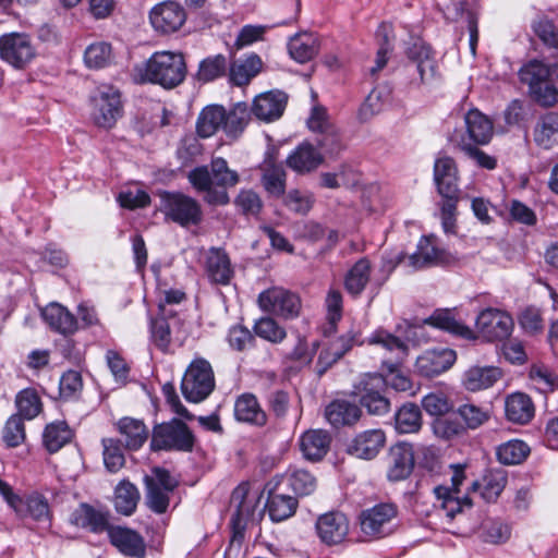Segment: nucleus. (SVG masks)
<instances>
[{"label":"nucleus","mask_w":558,"mask_h":558,"mask_svg":"<svg viewBox=\"0 0 558 558\" xmlns=\"http://www.w3.org/2000/svg\"><path fill=\"white\" fill-rule=\"evenodd\" d=\"M316 531L325 544H339L349 532V521L342 512H327L317 519Z\"/></svg>","instance_id":"nucleus-21"},{"label":"nucleus","mask_w":558,"mask_h":558,"mask_svg":"<svg viewBox=\"0 0 558 558\" xmlns=\"http://www.w3.org/2000/svg\"><path fill=\"white\" fill-rule=\"evenodd\" d=\"M83 389L82 375L77 371L70 369L65 372L59 383L61 398L65 400L76 399Z\"/></svg>","instance_id":"nucleus-59"},{"label":"nucleus","mask_w":558,"mask_h":558,"mask_svg":"<svg viewBox=\"0 0 558 558\" xmlns=\"http://www.w3.org/2000/svg\"><path fill=\"white\" fill-rule=\"evenodd\" d=\"M534 404L531 398L523 392H514L505 401L507 418L517 424H526L534 416Z\"/></svg>","instance_id":"nucleus-31"},{"label":"nucleus","mask_w":558,"mask_h":558,"mask_svg":"<svg viewBox=\"0 0 558 558\" xmlns=\"http://www.w3.org/2000/svg\"><path fill=\"white\" fill-rule=\"evenodd\" d=\"M456 148L461 151L466 158L472 160L478 168L485 170H495L498 166V159L488 155L484 150H482L477 144H472L466 141V137L461 136L460 140L454 142Z\"/></svg>","instance_id":"nucleus-46"},{"label":"nucleus","mask_w":558,"mask_h":558,"mask_svg":"<svg viewBox=\"0 0 558 558\" xmlns=\"http://www.w3.org/2000/svg\"><path fill=\"white\" fill-rule=\"evenodd\" d=\"M371 343L379 344L387 351L395 354V362L387 363L385 365L389 372L388 378H386L387 386L389 385L396 391L407 392L413 390V383L410 377L398 372V366L408 355V344L400 338L389 333L385 330H377L369 339Z\"/></svg>","instance_id":"nucleus-5"},{"label":"nucleus","mask_w":558,"mask_h":558,"mask_svg":"<svg viewBox=\"0 0 558 558\" xmlns=\"http://www.w3.org/2000/svg\"><path fill=\"white\" fill-rule=\"evenodd\" d=\"M457 355L449 348H433L425 350L415 361V372L425 378H433L447 372L456 362Z\"/></svg>","instance_id":"nucleus-17"},{"label":"nucleus","mask_w":558,"mask_h":558,"mask_svg":"<svg viewBox=\"0 0 558 558\" xmlns=\"http://www.w3.org/2000/svg\"><path fill=\"white\" fill-rule=\"evenodd\" d=\"M386 378L379 374H367L354 386V395L361 407L371 415H385L390 411Z\"/></svg>","instance_id":"nucleus-7"},{"label":"nucleus","mask_w":558,"mask_h":558,"mask_svg":"<svg viewBox=\"0 0 558 558\" xmlns=\"http://www.w3.org/2000/svg\"><path fill=\"white\" fill-rule=\"evenodd\" d=\"M107 533L110 543L125 557H146V544L138 532L129 527L111 525Z\"/></svg>","instance_id":"nucleus-18"},{"label":"nucleus","mask_w":558,"mask_h":558,"mask_svg":"<svg viewBox=\"0 0 558 558\" xmlns=\"http://www.w3.org/2000/svg\"><path fill=\"white\" fill-rule=\"evenodd\" d=\"M397 514L398 509L393 504H378L361 513V530L373 538L385 537L395 531Z\"/></svg>","instance_id":"nucleus-11"},{"label":"nucleus","mask_w":558,"mask_h":558,"mask_svg":"<svg viewBox=\"0 0 558 558\" xmlns=\"http://www.w3.org/2000/svg\"><path fill=\"white\" fill-rule=\"evenodd\" d=\"M390 33L391 27L387 24H380L376 31V38L379 45V48L376 53L375 66L371 69V74L375 75L380 70H383L389 59V54L392 51V46L390 43Z\"/></svg>","instance_id":"nucleus-52"},{"label":"nucleus","mask_w":558,"mask_h":558,"mask_svg":"<svg viewBox=\"0 0 558 558\" xmlns=\"http://www.w3.org/2000/svg\"><path fill=\"white\" fill-rule=\"evenodd\" d=\"M73 433L64 421H56L48 424L43 434V441L46 449L53 453L69 444Z\"/></svg>","instance_id":"nucleus-44"},{"label":"nucleus","mask_w":558,"mask_h":558,"mask_svg":"<svg viewBox=\"0 0 558 558\" xmlns=\"http://www.w3.org/2000/svg\"><path fill=\"white\" fill-rule=\"evenodd\" d=\"M425 323L463 338L472 337V330L456 320L448 310L436 311L432 316L425 319Z\"/></svg>","instance_id":"nucleus-50"},{"label":"nucleus","mask_w":558,"mask_h":558,"mask_svg":"<svg viewBox=\"0 0 558 558\" xmlns=\"http://www.w3.org/2000/svg\"><path fill=\"white\" fill-rule=\"evenodd\" d=\"M104 463L106 469L111 472H118L125 462L124 453L120 440L113 438L102 439Z\"/></svg>","instance_id":"nucleus-57"},{"label":"nucleus","mask_w":558,"mask_h":558,"mask_svg":"<svg viewBox=\"0 0 558 558\" xmlns=\"http://www.w3.org/2000/svg\"><path fill=\"white\" fill-rule=\"evenodd\" d=\"M361 409L344 400H336L329 403L325 410V417L335 427L351 425L360 420Z\"/></svg>","instance_id":"nucleus-34"},{"label":"nucleus","mask_w":558,"mask_h":558,"mask_svg":"<svg viewBox=\"0 0 558 558\" xmlns=\"http://www.w3.org/2000/svg\"><path fill=\"white\" fill-rule=\"evenodd\" d=\"M205 271L210 282L221 286L229 284L234 275L228 254L217 247L208 251Z\"/></svg>","instance_id":"nucleus-25"},{"label":"nucleus","mask_w":558,"mask_h":558,"mask_svg":"<svg viewBox=\"0 0 558 558\" xmlns=\"http://www.w3.org/2000/svg\"><path fill=\"white\" fill-rule=\"evenodd\" d=\"M288 49L292 59L305 63L318 53V39L312 33H300L290 38Z\"/></svg>","instance_id":"nucleus-36"},{"label":"nucleus","mask_w":558,"mask_h":558,"mask_svg":"<svg viewBox=\"0 0 558 558\" xmlns=\"http://www.w3.org/2000/svg\"><path fill=\"white\" fill-rule=\"evenodd\" d=\"M266 508L274 522H281L292 517L298 508L296 498L270 492L267 498Z\"/></svg>","instance_id":"nucleus-43"},{"label":"nucleus","mask_w":558,"mask_h":558,"mask_svg":"<svg viewBox=\"0 0 558 558\" xmlns=\"http://www.w3.org/2000/svg\"><path fill=\"white\" fill-rule=\"evenodd\" d=\"M110 59L111 46L105 41L90 44L84 52V61L89 69L105 68Z\"/></svg>","instance_id":"nucleus-54"},{"label":"nucleus","mask_w":558,"mask_h":558,"mask_svg":"<svg viewBox=\"0 0 558 558\" xmlns=\"http://www.w3.org/2000/svg\"><path fill=\"white\" fill-rule=\"evenodd\" d=\"M532 28L547 48L558 51V29L551 20L541 16L533 22Z\"/></svg>","instance_id":"nucleus-56"},{"label":"nucleus","mask_w":558,"mask_h":558,"mask_svg":"<svg viewBox=\"0 0 558 558\" xmlns=\"http://www.w3.org/2000/svg\"><path fill=\"white\" fill-rule=\"evenodd\" d=\"M288 96L280 90H270L255 97L252 112L260 120L274 121L280 118L286 109Z\"/></svg>","instance_id":"nucleus-23"},{"label":"nucleus","mask_w":558,"mask_h":558,"mask_svg":"<svg viewBox=\"0 0 558 558\" xmlns=\"http://www.w3.org/2000/svg\"><path fill=\"white\" fill-rule=\"evenodd\" d=\"M215 389V375L210 363L203 359H194L186 368L181 383L184 398L194 403L202 402Z\"/></svg>","instance_id":"nucleus-6"},{"label":"nucleus","mask_w":558,"mask_h":558,"mask_svg":"<svg viewBox=\"0 0 558 558\" xmlns=\"http://www.w3.org/2000/svg\"><path fill=\"white\" fill-rule=\"evenodd\" d=\"M226 118V109L219 105H210L205 107L196 122V132L201 137H210L220 129L223 130V121Z\"/></svg>","instance_id":"nucleus-37"},{"label":"nucleus","mask_w":558,"mask_h":558,"mask_svg":"<svg viewBox=\"0 0 558 558\" xmlns=\"http://www.w3.org/2000/svg\"><path fill=\"white\" fill-rule=\"evenodd\" d=\"M2 438L9 447H16L24 441L25 426L24 418L21 415L13 414L8 418L3 427Z\"/></svg>","instance_id":"nucleus-60"},{"label":"nucleus","mask_w":558,"mask_h":558,"mask_svg":"<svg viewBox=\"0 0 558 558\" xmlns=\"http://www.w3.org/2000/svg\"><path fill=\"white\" fill-rule=\"evenodd\" d=\"M254 332L259 338L271 343H280L287 337L286 329L271 317H262L256 320Z\"/></svg>","instance_id":"nucleus-53"},{"label":"nucleus","mask_w":558,"mask_h":558,"mask_svg":"<svg viewBox=\"0 0 558 558\" xmlns=\"http://www.w3.org/2000/svg\"><path fill=\"white\" fill-rule=\"evenodd\" d=\"M193 442L194 437L187 425L173 418L154 428L150 446L154 450L190 451L193 448Z\"/></svg>","instance_id":"nucleus-9"},{"label":"nucleus","mask_w":558,"mask_h":558,"mask_svg":"<svg viewBox=\"0 0 558 558\" xmlns=\"http://www.w3.org/2000/svg\"><path fill=\"white\" fill-rule=\"evenodd\" d=\"M457 413L463 420L465 429H475L489 418L487 410L471 403L459 407Z\"/></svg>","instance_id":"nucleus-61"},{"label":"nucleus","mask_w":558,"mask_h":558,"mask_svg":"<svg viewBox=\"0 0 558 558\" xmlns=\"http://www.w3.org/2000/svg\"><path fill=\"white\" fill-rule=\"evenodd\" d=\"M144 483L147 507L155 513H165L170 504V494H172L178 486V482L171 476L168 470L155 468L151 476L146 475L144 477Z\"/></svg>","instance_id":"nucleus-8"},{"label":"nucleus","mask_w":558,"mask_h":558,"mask_svg":"<svg viewBox=\"0 0 558 558\" xmlns=\"http://www.w3.org/2000/svg\"><path fill=\"white\" fill-rule=\"evenodd\" d=\"M422 427V413L414 403L403 404L395 414V428L399 434L417 433Z\"/></svg>","instance_id":"nucleus-45"},{"label":"nucleus","mask_w":558,"mask_h":558,"mask_svg":"<svg viewBox=\"0 0 558 558\" xmlns=\"http://www.w3.org/2000/svg\"><path fill=\"white\" fill-rule=\"evenodd\" d=\"M93 119L105 129L112 128L122 113L120 92L110 85H102L93 97Z\"/></svg>","instance_id":"nucleus-13"},{"label":"nucleus","mask_w":558,"mask_h":558,"mask_svg":"<svg viewBox=\"0 0 558 558\" xmlns=\"http://www.w3.org/2000/svg\"><path fill=\"white\" fill-rule=\"evenodd\" d=\"M371 262L366 257L360 258L347 272L344 288L353 296H359L371 277Z\"/></svg>","instance_id":"nucleus-41"},{"label":"nucleus","mask_w":558,"mask_h":558,"mask_svg":"<svg viewBox=\"0 0 558 558\" xmlns=\"http://www.w3.org/2000/svg\"><path fill=\"white\" fill-rule=\"evenodd\" d=\"M434 182L438 193L460 192L459 170L456 160L447 155H439L434 162Z\"/></svg>","instance_id":"nucleus-24"},{"label":"nucleus","mask_w":558,"mask_h":558,"mask_svg":"<svg viewBox=\"0 0 558 558\" xmlns=\"http://www.w3.org/2000/svg\"><path fill=\"white\" fill-rule=\"evenodd\" d=\"M530 453V447L522 440L512 439L501 444L496 449V456L500 463L514 465L522 463Z\"/></svg>","instance_id":"nucleus-49"},{"label":"nucleus","mask_w":558,"mask_h":558,"mask_svg":"<svg viewBox=\"0 0 558 558\" xmlns=\"http://www.w3.org/2000/svg\"><path fill=\"white\" fill-rule=\"evenodd\" d=\"M236 208L245 216L259 214L263 202L257 193L252 190H242L234 199Z\"/></svg>","instance_id":"nucleus-63"},{"label":"nucleus","mask_w":558,"mask_h":558,"mask_svg":"<svg viewBox=\"0 0 558 558\" xmlns=\"http://www.w3.org/2000/svg\"><path fill=\"white\" fill-rule=\"evenodd\" d=\"M519 77L539 106L553 107L558 102V64L532 60L520 69Z\"/></svg>","instance_id":"nucleus-3"},{"label":"nucleus","mask_w":558,"mask_h":558,"mask_svg":"<svg viewBox=\"0 0 558 558\" xmlns=\"http://www.w3.org/2000/svg\"><path fill=\"white\" fill-rule=\"evenodd\" d=\"M262 64L260 58L255 53L234 60L230 66V81L236 86L248 84L259 73Z\"/></svg>","instance_id":"nucleus-39"},{"label":"nucleus","mask_w":558,"mask_h":558,"mask_svg":"<svg viewBox=\"0 0 558 558\" xmlns=\"http://www.w3.org/2000/svg\"><path fill=\"white\" fill-rule=\"evenodd\" d=\"M287 483L299 496H307L316 488V478L306 470H294L288 475Z\"/></svg>","instance_id":"nucleus-58"},{"label":"nucleus","mask_w":558,"mask_h":558,"mask_svg":"<svg viewBox=\"0 0 558 558\" xmlns=\"http://www.w3.org/2000/svg\"><path fill=\"white\" fill-rule=\"evenodd\" d=\"M262 170V184L266 192L274 197H281L286 191V170L272 159L265 160Z\"/></svg>","instance_id":"nucleus-35"},{"label":"nucleus","mask_w":558,"mask_h":558,"mask_svg":"<svg viewBox=\"0 0 558 558\" xmlns=\"http://www.w3.org/2000/svg\"><path fill=\"white\" fill-rule=\"evenodd\" d=\"M534 142L549 149L558 140V112L550 111L541 117L533 131Z\"/></svg>","instance_id":"nucleus-40"},{"label":"nucleus","mask_w":558,"mask_h":558,"mask_svg":"<svg viewBox=\"0 0 558 558\" xmlns=\"http://www.w3.org/2000/svg\"><path fill=\"white\" fill-rule=\"evenodd\" d=\"M331 437L324 429H308L299 439L303 457L312 462L320 461L329 451Z\"/></svg>","instance_id":"nucleus-26"},{"label":"nucleus","mask_w":558,"mask_h":558,"mask_svg":"<svg viewBox=\"0 0 558 558\" xmlns=\"http://www.w3.org/2000/svg\"><path fill=\"white\" fill-rule=\"evenodd\" d=\"M140 500V493L135 485L129 481H122L114 490L116 510L124 515H131Z\"/></svg>","instance_id":"nucleus-47"},{"label":"nucleus","mask_w":558,"mask_h":558,"mask_svg":"<svg viewBox=\"0 0 558 558\" xmlns=\"http://www.w3.org/2000/svg\"><path fill=\"white\" fill-rule=\"evenodd\" d=\"M468 142L487 145L494 135L493 121L478 109H471L464 114Z\"/></svg>","instance_id":"nucleus-27"},{"label":"nucleus","mask_w":558,"mask_h":558,"mask_svg":"<svg viewBox=\"0 0 558 558\" xmlns=\"http://www.w3.org/2000/svg\"><path fill=\"white\" fill-rule=\"evenodd\" d=\"M386 436L383 429H367L357 434L350 445L348 452L359 459L372 460L384 448Z\"/></svg>","instance_id":"nucleus-22"},{"label":"nucleus","mask_w":558,"mask_h":558,"mask_svg":"<svg viewBox=\"0 0 558 558\" xmlns=\"http://www.w3.org/2000/svg\"><path fill=\"white\" fill-rule=\"evenodd\" d=\"M180 319L168 312L163 303L159 304V315L150 322L151 341L162 352H169L172 333L180 326Z\"/></svg>","instance_id":"nucleus-20"},{"label":"nucleus","mask_w":558,"mask_h":558,"mask_svg":"<svg viewBox=\"0 0 558 558\" xmlns=\"http://www.w3.org/2000/svg\"><path fill=\"white\" fill-rule=\"evenodd\" d=\"M501 377L497 367H471L464 374L463 385L470 391H478L492 387Z\"/></svg>","instance_id":"nucleus-42"},{"label":"nucleus","mask_w":558,"mask_h":558,"mask_svg":"<svg viewBox=\"0 0 558 558\" xmlns=\"http://www.w3.org/2000/svg\"><path fill=\"white\" fill-rule=\"evenodd\" d=\"M149 21L157 33L169 35L178 32L184 25L186 12L175 1H163L150 10Z\"/></svg>","instance_id":"nucleus-15"},{"label":"nucleus","mask_w":558,"mask_h":558,"mask_svg":"<svg viewBox=\"0 0 558 558\" xmlns=\"http://www.w3.org/2000/svg\"><path fill=\"white\" fill-rule=\"evenodd\" d=\"M258 304L264 312L283 319H293L299 316L301 311L300 298L279 287L263 291L258 295Z\"/></svg>","instance_id":"nucleus-12"},{"label":"nucleus","mask_w":558,"mask_h":558,"mask_svg":"<svg viewBox=\"0 0 558 558\" xmlns=\"http://www.w3.org/2000/svg\"><path fill=\"white\" fill-rule=\"evenodd\" d=\"M17 408L16 415H21L24 420L35 418L43 410L41 400L37 391L33 388H26L20 391L15 398Z\"/></svg>","instance_id":"nucleus-51"},{"label":"nucleus","mask_w":558,"mask_h":558,"mask_svg":"<svg viewBox=\"0 0 558 558\" xmlns=\"http://www.w3.org/2000/svg\"><path fill=\"white\" fill-rule=\"evenodd\" d=\"M414 468L413 447L407 442L392 446L388 454L387 478L390 482H399L408 478Z\"/></svg>","instance_id":"nucleus-19"},{"label":"nucleus","mask_w":558,"mask_h":558,"mask_svg":"<svg viewBox=\"0 0 558 558\" xmlns=\"http://www.w3.org/2000/svg\"><path fill=\"white\" fill-rule=\"evenodd\" d=\"M71 521L80 527L89 529L92 532H108L111 525L106 513L88 504H81L72 513Z\"/></svg>","instance_id":"nucleus-30"},{"label":"nucleus","mask_w":558,"mask_h":558,"mask_svg":"<svg viewBox=\"0 0 558 558\" xmlns=\"http://www.w3.org/2000/svg\"><path fill=\"white\" fill-rule=\"evenodd\" d=\"M159 210L165 219L181 227L196 226L203 219L201 204L182 192L162 191L159 193Z\"/></svg>","instance_id":"nucleus-4"},{"label":"nucleus","mask_w":558,"mask_h":558,"mask_svg":"<svg viewBox=\"0 0 558 558\" xmlns=\"http://www.w3.org/2000/svg\"><path fill=\"white\" fill-rule=\"evenodd\" d=\"M432 427L435 436L442 440H453L465 434L458 413L436 417Z\"/></svg>","instance_id":"nucleus-48"},{"label":"nucleus","mask_w":558,"mask_h":558,"mask_svg":"<svg viewBox=\"0 0 558 558\" xmlns=\"http://www.w3.org/2000/svg\"><path fill=\"white\" fill-rule=\"evenodd\" d=\"M318 342H314L312 348L308 347L305 337L300 333L292 350L284 352V359L302 364H310L317 351Z\"/></svg>","instance_id":"nucleus-62"},{"label":"nucleus","mask_w":558,"mask_h":558,"mask_svg":"<svg viewBox=\"0 0 558 558\" xmlns=\"http://www.w3.org/2000/svg\"><path fill=\"white\" fill-rule=\"evenodd\" d=\"M227 59L222 54L204 59L198 66L197 77L203 82H211L226 73Z\"/></svg>","instance_id":"nucleus-55"},{"label":"nucleus","mask_w":558,"mask_h":558,"mask_svg":"<svg viewBox=\"0 0 558 558\" xmlns=\"http://www.w3.org/2000/svg\"><path fill=\"white\" fill-rule=\"evenodd\" d=\"M118 430L124 437V446L129 450L140 449L148 437L145 424L132 417H123L118 423Z\"/></svg>","instance_id":"nucleus-38"},{"label":"nucleus","mask_w":558,"mask_h":558,"mask_svg":"<svg viewBox=\"0 0 558 558\" xmlns=\"http://www.w3.org/2000/svg\"><path fill=\"white\" fill-rule=\"evenodd\" d=\"M507 484V474L501 469H493L485 473L482 482H473L471 490L476 493L480 490L481 497L487 502L495 501Z\"/></svg>","instance_id":"nucleus-32"},{"label":"nucleus","mask_w":558,"mask_h":558,"mask_svg":"<svg viewBox=\"0 0 558 558\" xmlns=\"http://www.w3.org/2000/svg\"><path fill=\"white\" fill-rule=\"evenodd\" d=\"M189 182L197 193L204 194V201L213 206H223L230 203L227 189L240 182V175L229 168L222 157L213 158L209 166H199L187 174Z\"/></svg>","instance_id":"nucleus-1"},{"label":"nucleus","mask_w":558,"mask_h":558,"mask_svg":"<svg viewBox=\"0 0 558 558\" xmlns=\"http://www.w3.org/2000/svg\"><path fill=\"white\" fill-rule=\"evenodd\" d=\"M234 416L236 421L254 426H265L267 414L262 409L257 398L253 393H242L234 402Z\"/></svg>","instance_id":"nucleus-28"},{"label":"nucleus","mask_w":558,"mask_h":558,"mask_svg":"<svg viewBox=\"0 0 558 558\" xmlns=\"http://www.w3.org/2000/svg\"><path fill=\"white\" fill-rule=\"evenodd\" d=\"M186 73L183 54L168 50L156 51L144 63L135 66L136 80L141 83L157 84L166 89L182 84Z\"/></svg>","instance_id":"nucleus-2"},{"label":"nucleus","mask_w":558,"mask_h":558,"mask_svg":"<svg viewBox=\"0 0 558 558\" xmlns=\"http://www.w3.org/2000/svg\"><path fill=\"white\" fill-rule=\"evenodd\" d=\"M451 253L437 244L434 235H424L420 239L416 251L409 256V264L414 269H424L435 266H446L454 262Z\"/></svg>","instance_id":"nucleus-14"},{"label":"nucleus","mask_w":558,"mask_h":558,"mask_svg":"<svg viewBox=\"0 0 558 558\" xmlns=\"http://www.w3.org/2000/svg\"><path fill=\"white\" fill-rule=\"evenodd\" d=\"M478 332L488 341L507 339L513 329L512 317L497 308H486L476 318Z\"/></svg>","instance_id":"nucleus-16"},{"label":"nucleus","mask_w":558,"mask_h":558,"mask_svg":"<svg viewBox=\"0 0 558 558\" xmlns=\"http://www.w3.org/2000/svg\"><path fill=\"white\" fill-rule=\"evenodd\" d=\"M323 162V156L310 143L299 145L287 158V165L296 172H310Z\"/></svg>","instance_id":"nucleus-33"},{"label":"nucleus","mask_w":558,"mask_h":558,"mask_svg":"<svg viewBox=\"0 0 558 558\" xmlns=\"http://www.w3.org/2000/svg\"><path fill=\"white\" fill-rule=\"evenodd\" d=\"M37 56L31 37L24 33L0 36V58L15 69H25Z\"/></svg>","instance_id":"nucleus-10"},{"label":"nucleus","mask_w":558,"mask_h":558,"mask_svg":"<svg viewBox=\"0 0 558 558\" xmlns=\"http://www.w3.org/2000/svg\"><path fill=\"white\" fill-rule=\"evenodd\" d=\"M229 345L235 351H244L253 348L255 338L252 332L242 325L232 326L227 337Z\"/></svg>","instance_id":"nucleus-64"},{"label":"nucleus","mask_w":558,"mask_h":558,"mask_svg":"<svg viewBox=\"0 0 558 558\" xmlns=\"http://www.w3.org/2000/svg\"><path fill=\"white\" fill-rule=\"evenodd\" d=\"M41 316L49 327L61 335H72L77 330V319L64 306L58 303L47 305Z\"/></svg>","instance_id":"nucleus-29"}]
</instances>
